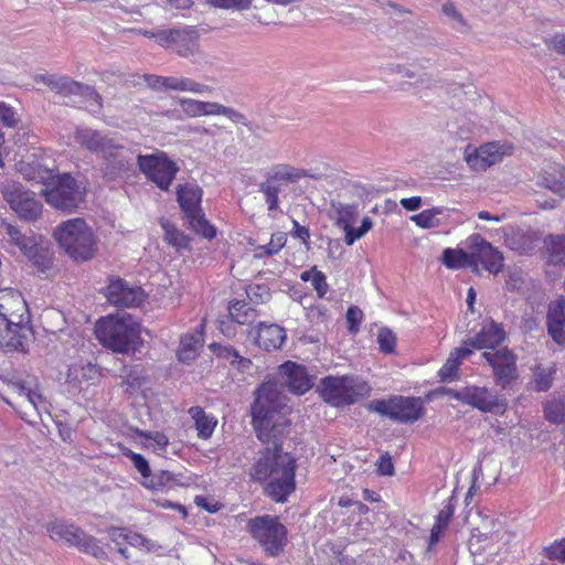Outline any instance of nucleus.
<instances>
[{"mask_svg": "<svg viewBox=\"0 0 565 565\" xmlns=\"http://www.w3.org/2000/svg\"><path fill=\"white\" fill-rule=\"evenodd\" d=\"M200 342V338L193 333L182 335L177 351L179 361L183 363L194 361L198 356Z\"/></svg>", "mask_w": 565, "mask_h": 565, "instance_id": "obj_37", "label": "nucleus"}, {"mask_svg": "<svg viewBox=\"0 0 565 565\" xmlns=\"http://www.w3.org/2000/svg\"><path fill=\"white\" fill-rule=\"evenodd\" d=\"M129 529L127 527H110L108 529V535L110 540L118 545V552L126 556V548L121 545L126 543Z\"/></svg>", "mask_w": 565, "mask_h": 565, "instance_id": "obj_58", "label": "nucleus"}, {"mask_svg": "<svg viewBox=\"0 0 565 565\" xmlns=\"http://www.w3.org/2000/svg\"><path fill=\"white\" fill-rule=\"evenodd\" d=\"M547 329L550 335L556 343H565V319L547 320Z\"/></svg>", "mask_w": 565, "mask_h": 565, "instance_id": "obj_57", "label": "nucleus"}, {"mask_svg": "<svg viewBox=\"0 0 565 565\" xmlns=\"http://www.w3.org/2000/svg\"><path fill=\"white\" fill-rule=\"evenodd\" d=\"M555 372V367H551L548 370L541 367L535 369L533 374V382L536 391H548L552 387Z\"/></svg>", "mask_w": 565, "mask_h": 565, "instance_id": "obj_47", "label": "nucleus"}, {"mask_svg": "<svg viewBox=\"0 0 565 565\" xmlns=\"http://www.w3.org/2000/svg\"><path fill=\"white\" fill-rule=\"evenodd\" d=\"M206 3L213 8L218 9H235V10H248L250 8V0H206Z\"/></svg>", "mask_w": 565, "mask_h": 565, "instance_id": "obj_52", "label": "nucleus"}, {"mask_svg": "<svg viewBox=\"0 0 565 565\" xmlns=\"http://www.w3.org/2000/svg\"><path fill=\"white\" fill-rule=\"evenodd\" d=\"M177 200L185 217L202 210V190L196 184H179L177 188Z\"/></svg>", "mask_w": 565, "mask_h": 565, "instance_id": "obj_26", "label": "nucleus"}, {"mask_svg": "<svg viewBox=\"0 0 565 565\" xmlns=\"http://www.w3.org/2000/svg\"><path fill=\"white\" fill-rule=\"evenodd\" d=\"M454 515V507L448 504L444 507L435 518V524L440 525L441 527L447 529L449 522Z\"/></svg>", "mask_w": 565, "mask_h": 565, "instance_id": "obj_63", "label": "nucleus"}, {"mask_svg": "<svg viewBox=\"0 0 565 565\" xmlns=\"http://www.w3.org/2000/svg\"><path fill=\"white\" fill-rule=\"evenodd\" d=\"M161 41L162 47L171 49L181 57L190 58L200 53V32L195 25L167 29Z\"/></svg>", "mask_w": 565, "mask_h": 565, "instance_id": "obj_14", "label": "nucleus"}, {"mask_svg": "<svg viewBox=\"0 0 565 565\" xmlns=\"http://www.w3.org/2000/svg\"><path fill=\"white\" fill-rule=\"evenodd\" d=\"M565 319V298L561 296L548 306L547 320Z\"/></svg>", "mask_w": 565, "mask_h": 565, "instance_id": "obj_60", "label": "nucleus"}, {"mask_svg": "<svg viewBox=\"0 0 565 565\" xmlns=\"http://www.w3.org/2000/svg\"><path fill=\"white\" fill-rule=\"evenodd\" d=\"M466 161L475 171H484L494 164V143L488 142L477 149L468 146L465 150Z\"/></svg>", "mask_w": 565, "mask_h": 565, "instance_id": "obj_27", "label": "nucleus"}, {"mask_svg": "<svg viewBox=\"0 0 565 565\" xmlns=\"http://www.w3.org/2000/svg\"><path fill=\"white\" fill-rule=\"evenodd\" d=\"M440 207L427 209L415 214L411 220L422 228H431L438 225L437 215L441 214Z\"/></svg>", "mask_w": 565, "mask_h": 565, "instance_id": "obj_44", "label": "nucleus"}, {"mask_svg": "<svg viewBox=\"0 0 565 565\" xmlns=\"http://www.w3.org/2000/svg\"><path fill=\"white\" fill-rule=\"evenodd\" d=\"M104 295L116 307H137L142 303L145 296L140 287H129L118 277L109 279Z\"/></svg>", "mask_w": 565, "mask_h": 565, "instance_id": "obj_18", "label": "nucleus"}, {"mask_svg": "<svg viewBox=\"0 0 565 565\" xmlns=\"http://www.w3.org/2000/svg\"><path fill=\"white\" fill-rule=\"evenodd\" d=\"M302 281H311L313 289L319 298H323L329 290L326 275L318 270L316 267H311L300 274Z\"/></svg>", "mask_w": 565, "mask_h": 565, "instance_id": "obj_43", "label": "nucleus"}, {"mask_svg": "<svg viewBox=\"0 0 565 565\" xmlns=\"http://www.w3.org/2000/svg\"><path fill=\"white\" fill-rule=\"evenodd\" d=\"M447 394L463 404L473 406L482 412H491L494 401L487 388L483 387H465L460 391L448 390Z\"/></svg>", "mask_w": 565, "mask_h": 565, "instance_id": "obj_22", "label": "nucleus"}, {"mask_svg": "<svg viewBox=\"0 0 565 565\" xmlns=\"http://www.w3.org/2000/svg\"><path fill=\"white\" fill-rule=\"evenodd\" d=\"M121 454L131 460L134 467L145 480L151 476L149 462L142 455L137 454L127 447L121 448Z\"/></svg>", "mask_w": 565, "mask_h": 565, "instance_id": "obj_48", "label": "nucleus"}, {"mask_svg": "<svg viewBox=\"0 0 565 565\" xmlns=\"http://www.w3.org/2000/svg\"><path fill=\"white\" fill-rule=\"evenodd\" d=\"M472 353L468 347L456 348L440 367L438 375L441 381H452L458 377L459 366Z\"/></svg>", "mask_w": 565, "mask_h": 565, "instance_id": "obj_30", "label": "nucleus"}, {"mask_svg": "<svg viewBox=\"0 0 565 565\" xmlns=\"http://www.w3.org/2000/svg\"><path fill=\"white\" fill-rule=\"evenodd\" d=\"M183 111L190 117L210 115H223L232 122L247 125L246 116L231 107L214 102H202L192 98H183L180 102Z\"/></svg>", "mask_w": 565, "mask_h": 565, "instance_id": "obj_17", "label": "nucleus"}, {"mask_svg": "<svg viewBox=\"0 0 565 565\" xmlns=\"http://www.w3.org/2000/svg\"><path fill=\"white\" fill-rule=\"evenodd\" d=\"M209 349L217 359L226 360L232 365H237L242 370L249 369L252 365V361L248 358L242 356L233 345L213 342L209 345Z\"/></svg>", "mask_w": 565, "mask_h": 565, "instance_id": "obj_32", "label": "nucleus"}, {"mask_svg": "<svg viewBox=\"0 0 565 565\" xmlns=\"http://www.w3.org/2000/svg\"><path fill=\"white\" fill-rule=\"evenodd\" d=\"M74 139L81 147L100 154L114 169L118 171L130 169L131 163L126 156L127 149L122 145L114 143L111 139L102 136L97 130L78 128Z\"/></svg>", "mask_w": 565, "mask_h": 565, "instance_id": "obj_7", "label": "nucleus"}, {"mask_svg": "<svg viewBox=\"0 0 565 565\" xmlns=\"http://www.w3.org/2000/svg\"><path fill=\"white\" fill-rule=\"evenodd\" d=\"M260 190H262V192L265 195V201H266V203L268 205V210L269 211H274V210L278 209V204H279V198H278L279 188L277 185L266 181V183H263L260 185Z\"/></svg>", "mask_w": 565, "mask_h": 565, "instance_id": "obj_53", "label": "nucleus"}, {"mask_svg": "<svg viewBox=\"0 0 565 565\" xmlns=\"http://www.w3.org/2000/svg\"><path fill=\"white\" fill-rule=\"evenodd\" d=\"M34 82L42 83L50 87L53 92L62 96H81L92 106L100 109L103 107V98L95 88L76 82L67 76H56L54 74H38Z\"/></svg>", "mask_w": 565, "mask_h": 565, "instance_id": "obj_12", "label": "nucleus"}, {"mask_svg": "<svg viewBox=\"0 0 565 565\" xmlns=\"http://www.w3.org/2000/svg\"><path fill=\"white\" fill-rule=\"evenodd\" d=\"M100 377L99 369L92 364H73L70 366L67 372V381L68 382H77L78 384L83 382L94 383Z\"/></svg>", "mask_w": 565, "mask_h": 565, "instance_id": "obj_35", "label": "nucleus"}, {"mask_svg": "<svg viewBox=\"0 0 565 565\" xmlns=\"http://www.w3.org/2000/svg\"><path fill=\"white\" fill-rule=\"evenodd\" d=\"M137 164L146 178L160 190L168 191L179 172L178 164L164 151L138 154Z\"/></svg>", "mask_w": 565, "mask_h": 565, "instance_id": "obj_9", "label": "nucleus"}, {"mask_svg": "<svg viewBox=\"0 0 565 565\" xmlns=\"http://www.w3.org/2000/svg\"><path fill=\"white\" fill-rule=\"evenodd\" d=\"M367 408L381 416L403 424L415 423L425 414L424 401L420 397L403 395L374 399L369 404Z\"/></svg>", "mask_w": 565, "mask_h": 565, "instance_id": "obj_8", "label": "nucleus"}, {"mask_svg": "<svg viewBox=\"0 0 565 565\" xmlns=\"http://www.w3.org/2000/svg\"><path fill=\"white\" fill-rule=\"evenodd\" d=\"M548 262L565 266V234H550L544 238Z\"/></svg>", "mask_w": 565, "mask_h": 565, "instance_id": "obj_34", "label": "nucleus"}, {"mask_svg": "<svg viewBox=\"0 0 565 565\" xmlns=\"http://www.w3.org/2000/svg\"><path fill=\"white\" fill-rule=\"evenodd\" d=\"M191 416L198 437L202 440H209L217 426V418L207 414L201 406H192L188 411Z\"/></svg>", "mask_w": 565, "mask_h": 565, "instance_id": "obj_28", "label": "nucleus"}, {"mask_svg": "<svg viewBox=\"0 0 565 565\" xmlns=\"http://www.w3.org/2000/svg\"><path fill=\"white\" fill-rule=\"evenodd\" d=\"M191 228L200 236L211 241L216 236V228L212 225L204 216V213L199 211L188 217H185Z\"/></svg>", "mask_w": 565, "mask_h": 565, "instance_id": "obj_41", "label": "nucleus"}, {"mask_svg": "<svg viewBox=\"0 0 565 565\" xmlns=\"http://www.w3.org/2000/svg\"><path fill=\"white\" fill-rule=\"evenodd\" d=\"M18 121L19 119L17 118L12 107L0 102V122L8 128H14L18 125Z\"/></svg>", "mask_w": 565, "mask_h": 565, "instance_id": "obj_59", "label": "nucleus"}, {"mask_svg": "<svg viewBox=\"0 0 565 565\" xmlns=\"http://www.w3.org/2000/svg\"><path fill=\"white\" fill-rule=\"evenodd\" d=\"M0 318L4 323L30 322V312L22 294L13 288L0 289Z\"/></svg>", "mask_w": 565, "mask_h": 565, "instance_id": "obj_15", "label": "nucleus"}, {"mask_svg": "<svg viewBox=\"0 0 565 565\" xmlns=\"http://www.w3.org/2000/svg\"><path fill=\"white\" fill-rule=\"evenodd\" d=\"M143 81L147 85L154 90H173L175 77L174 76H159L154 74H145Z\"/></svg>", "mask_w": 565, "mask_h": 565, "instance_id": "obj_51", "label": "nucleus"}, {"mask_svg": "<svg viewBox=\"0 0 565 565\" xmlns=\"http://www.w3.org/2000/svg\"><path fill=\"white\" fill-rule=\"evenodd\" d=\"M291 409L274 382H263L255 391L250 406L252 425L265 445L250 468V479L278 503L286 502L296 490V458L282 450L284 437L291 425Z\"/></svg>", "mask_w": 565, "mask_h": 565, "instance_id": "obj_1", "label": "nucleus"}, {"mask_svg": "<svg viewBox=\"0 0 565 565\" xmlns=\"http://www.w3.org/2000/svg\"><path fill=\"white\" fill-rule=\"evenodd\" d=\"M441 263L444 266L448 269L458 270L462 268H470L471 265L468 258V255L466 253L465 247H457V248H445L443 250Z\"/></svg>", "mask_w": 565, "mask_h": 565, "instance_id": "obj_36", "label": "nucleus"}, {"mask_svg": "<svg viewBox=\"0 0 565 565\" xmlns=\"http://www.w3.org/2000/svg\"><path fill=\"white\" fill-rule=\"evenodd\" d=\"M372 227H373V221L369 216H365L362 220L359 228H353L351 225L349 228L343 230L345 233V235H344L345 244L348 246L353 245L358 239L363 237Z\"/></svg>", "mask_w": 565, "mask_h": 565, "instance_id": "obj_50", "label": "nucleus"}, {"mask_svg": "<svg viewBox=\"0 0 565 565\" xmlns=\"http://www.w3.org/2000/svg\"><path fill=\"white\" fill-rule=\"evenodd\" d=\"M286 340V331L276 323L260 322L257 327L255 344L265 351H275L281 348Z\"/></svg>", "mask_w": 565, "mask_h": 565, "instance_id": "obj_24", "label": "nucleus"}, {"mask_svg": "<svg viewBox=\"0 0 565 565\" xmlns=\"http://www.w3.org/2000/svg\"><path fill=\"white\" fill-rule=\"evenodd\" d=\"M50 537L54 541H64L68 545L77 547L81 552L96 558H105L106 552L99 545V541L87 535L82 529L63 521L51 522L46 525Z\"/></svg>", "mask_w": 565, "mask_h": 565, "instance_id": "obj_10", "label": "nucleus"}, {"mask_svg": "<svg viewBox=\"0 0 565 565\" xmlns=\"http://www.w3.org/2000/svg\"><path fill=\"white\" fill-rule=\"evenodd\" d=\"M246 531L266 557H278L289 543L288 530L276 515H257L246 523Z\"/></svg>", "mask_w": 565, "mask_h": 565, "instance_id": "obj_5", "label": "nucleus"}, {"mask_svg": "<svg viewBox=\"0 0 565 565\" xmlns=\"http://www.w3.org/2000/svg\"><path fill=\"white\" fill-rule=\"evenodd\" d=\"M468 343L476 350H494V321L487 322ZM482 355L489 365L494 369V352L484 351Z\"/></svg>", "mask_w": 565, "mask_h": 565, "instance_id": "obj_29", "label": "nucleus"}, {"mask_svg": "<svg viewBox=\"0 0 565 565\" xmlns=\"http://www.w3.org/2000/svg\"><path fill=\"white\" fill-rule=\"evenodd\" d=\"M377 472L382 476H392L394 473V465L390 455H382L376 463Z\"/></svg>", "mask_w": 565, "mask_h": 565, "instance_id": "obj_62", "label": "nucleus"}, {"mask_svg": "<svg viewBox=\"0 0 565 565\" xmlns=\"http://www.w3.org/2000/svg\"><path fill=\"white\" fill-rule=\"evenodd\" d=\"M10 242L42 273L51 268L53 254L49 247L43 246L40 237L26 236L18 227L6 224Z\"/></svg>", "mask_w": 565, "mask_h": 565, "instance_id": "obj_11", "label": "nucleus"}, {"mask_svg": "<svg viewBox=\"0 0 565 565\" xmlns=\"http://www.w3.org/2000/svg\"><path fill=\"white\" fill-rule=\"evenodd\" d=\"M518 380L516 355L507 348L497 349V386L513 390Z\"/></svg>", "mask_w": 565, "mask_h": 565, "instance_id": "obj_20", "label": "nucleus"}, {"mask_svg": "<svg viewBox=\"0 0 565 565\" xmlns=\"http://www.w3.org/2000/svg\"><path fill=\"white\" fill-rule=\"evenodd\" d=\"M279 375L285 379L289 391L302 395L313 386V380L306 366L287 361L279 366Z\"/></svg>", "mask_w": 565, "mask_h": 565, "instance_id": "obj_19", "label": "nucleus"}, {"mask_svg": "<svg viewBox=\"0 0 565 565\" xmlns=\"http://www.w3.org/2000/svg\"><path fill=\"white\" fill-rule=\"evenodd\" d=\"M318 390L322 399L333 407L353 405L371 393L369 383L354 375L326 376L320 381Z\"/></svg>", "mask_w": 565, "mask_h": 565, "instance_id": "obj_6", "label": "nucleus"}, {"mask_svg": "<svg viewBox=\"0 0 565 565\" xmlns=\"http://www.w3.org/2000/svg\"><path fill=\"white\" fill-rule=\"evenodd\" d=\"M544 417L547 422L559 425L565 423V396L547 399L543 404Z\"/></svg>", "mask_w": 565, "mask_h": 565, "instance_id": "obj_39", "label": "nucleus"}, {"mask_svg": "<svg viewBox=\"0 0 565 565\" xmlns=\"http://www.w3.org/2000/svg\"><path fill=\"white\" fill-rule=\"evenodd\" d=\"M504 244L519 254H527L532 252L540 237L536 232L524 231L514 227H502Z\"/></svg>", "mask_w": 565, "mask_h": 565, "instance_id": "obj_23", "label": "nucleus"}, {"mask_svg": "<svg viewBox=\"0 0 565 565\" xmlns=\"http://www.w3.org/2000/svg\"><path fill=\"white\" fill-rule=\"evenodd\" d=\"M287 243V234L284 232L274 233L268 244L258 246L259 256H273L277 254Z\"/></svg>", "mask_w": 565, "mask_h": 565, "instance_id": "obj_45", "label": "nucleus"}, {"mask_svg": "<svg viewBox=\"0 0 565 565\" xmlns=\"http://www.w3.org/2000/svg\"><path fill=\"white\" fill-rule=\"evenodd\" d=\"M20 171L28 180L38 181L45 202L56 210L73 211L83 200V193L76 180L68 173L57 174L54 169L43 167L38 162L20 166Z\"/></svg>", "mask_w": 565, "mask_h": 565, "instance_id": "obj_2", "label": "nucleus"}, {"mask_svg": "<svg viewBox=\"0 0 565 565\" xmlns=\"http://www.w3.org/2000/svg\"><path fill=\"white\" fill-rule=\"evenodd\" d=\"M173 90L189 92L194 94L212 93L213 88L209 85L198 83L186 77H175Z\"/></svg>", "mask_w": 565, "mask_h": 565, "instance_id": "obj_46", "label": "nucleus"}, {"mask_svg": "<svg viewBox=\"0 0 565 565\" xmlns=\"http://www.w3.org/2000/svg\"><path fill=\"white\" fill-rule=\"evenodd\" d=\"M4 324L6 328L0 335V343L10 351L25 352L28 348V337L31 332L30 322Z\"/></svg>", "mask_w": 565, "mask_h": 565, "instance_id": "obj_25", "label": "nucleus"}, {"mask_svg": "<svg viewBox=\"0 0 565 565\" xmlns=\"http://www.w3.org/2000/svg\"><path fill=\"white\" fill-rule=\"evenodd\" d=\"M163 230H164V241L168 244L177 247L178 249L188 247V245H189L188 237L182 232H180L175 226H173L169 223H164Z\"/></svg>", "mask_w": 565, "mask_h": 565, "instance_id": "obj_49", "label": "nucleus"}, {"mask_svg": "<svg viewBox=\"0 0 565 565\" xmlns=\"http://www.w3.org/2000/svg\"><path fill=\"white\" fill-rule=\"evenodd\" d=\"M536 184L565 199V167L550 162L536 174Z\"/></svg>", "mask_w": 565, "mask_h": 565, "instance_id": "obj_21", "label": "nucleus"}, {"mask_svg": "<svg viewBox=\"0 0 565 565\" xmlns=\"http://www.w3.org/2000/svg\"><path fill=\"white\" fill-rule=\"evenodd\" d=\"M142 486L153 491H164L175 487L177 479L170 471L161 470L146 479Z\"/></svg>", "mask_w": 565, "mask_h": 565, "instance_id": "obj_40", "label": "nucleus"}, {"mask_svg": "<svg viewBox=\"0 0 565 565\" xmlns=\"http://www.w3.org/2000/svg\"><path fill=\"white\" fill-rule=\"evenodd\" d=\"M462 245L468 255L471 270L479 273L480 269L493 271L494 267V248L491 243L487 242L480 234H471Z\"/></svg>", "mask_w": 565, "mask_h": 565, "instance_id": "obj_16", "label": "nucleus"}, {"mask_svg": "<svg viewBox=\"0 0 565 565\" xmlns=\"http://www.w3.org/2000/svg\"><path fill=\"white\" fill-rule=\"evenodd\" d=\"M307 177H309V173L303 169L295 168L289 164H278L268 173L267 181L273 184L276 182L295 183Z\"/></svg>", "mask_w": 565, "mask_h": 565, "instance_id": "obj_33", "label": "nucleus"}, {"mask_svg": "<svg viewBox=\"0 0 565 565\" xmlns=\"http://www.w3.org/2000/svg\"><path fill=\"white\" fill-rule=\"evenodd\" d=\"M94 331L99 343L115 353H135L142 344L140 322L126 312L100 317Z\"/></svg>", "mask_w": 565, "mask_h": 565, "instance_id": "obj_3", "label": "nucleus"}, {"mask_svg": "<svg viewBox=\"0 0 565 565\" xmlns=\"http://www.w3.org/2000/svg\"><path fill=\"white\" fill-rule=\"evenodd\" d=\"M545 556L553 561L565 562V539L556 540L545 547Z\"/></svg>", "mask_w": 565, "mask_h": 565, "instance_id": "obj_56", "label": "nucleus"}, {"mask_svg": "<svg viewBox=\"0 0 565 565\" xmlns=\"http://www.w3.org/2000/svg\"><path fill=\"white\" fill-rule=\"evenodd\" d=\"M443 12H444L447 17H449V18H451V19L456 20L459 24H461V25H463V26L466 25V21H465V19H463V17H462V14H461L457 9H456V7L454 6V3H452V2H446V3L443 6Z\"/></svg>", "mask_w": 565, "mask_h": 565, "instance_id": "obj_64", "label": "nucleus"}, {"mask_svg": "<svg viewBox=\"0 0 565 565\" xmlns=\"http://www.w3.org/2000/svg\"><path fill=\"white\" fill-rule=\"evenodd\" d=\"M545 44L550 50L565 55V33H556L552 38L545 40Z\"/></svg>", "mask_w": 565, "mask_h": 565, "instance_id": "obj_61", "label": "nucleus"}, {"mask_svg": "<svg viewBox=\"0 0 565 565\" xmlns=\"http://www.w3.org/2000/svg\"><path fill=\"white\" fill-rule=\"evenodd\" d=\"M363 317V312L359 307L351 306L348 308L345 319L350 333H356L360 330Z\"/></svg>", "mask_w": 565, "mask_h": 565, "instance_id": "obj_54", "label": "nucleus"}, {"mask_svg": "<svg viewBox=\"0 0 565 565\" xmlns=\"http://www.w3.org/2000/svg\"><path fill=\"white\" fill-rule=\"evenodd\" d=\"M53 236L60 247L74 262H87L97 253V238L84 218L76 217L62 222Z\"/></svg>", "mask_w": 565, "mask_h": 565, "instance_id": "obj_4", "label": "nucleus"}, {"mask_svg": "<svg viewBox=\"0 0 565 565\" xmlns=\"http://www.w3.org/2000/svg\"><path fill=\"white\" fill-rule=\"evenodd\" d=\"M227 311L231 320L242 326L252 324L259 316L247 301L237 299L228 302Z\"/></svg>", "mask_w": 565, "mask_h": 565, "instance_id": "obj_31", "label": "nucleus"}, {"mask_svg": "<svg viewBox=\"0 0 565 565\" xmlns=\"http://www.w3.org/2000/svg\"><path fill=\"white\" fill-rule=\"evenodd\" d=\"M377 342L382 352L392 353L396 347V337L391 330L382 329L379 332Z\"/></svg>", "mask_w": 565, "mask_h": 565, "instance_id": "obj_55", "label": "nucleus"}, {"mask_svg": "<svg viewBox=\"0 0 565 565\" xmlns=\"http://www.w3.org/2000/svg\"><path fill=\"white\" fill-rule=\"evenodd\" d=\"M1 193L20 218L35 221L41 216L42 203L35 198L34 192L24 190L20 183L10 182L4 184Z\"/></svg>", "mask_w": 565, "mask_h": 565, "instance_id": "obj_13", "label": "nucleus"}, {"mask_svg": "<svg viewBox=\"0 0 565 565\" xmlns=\"http://www.w3.org/2000/svg\"><path fill=\"white\" fill-rule=\"evenodd\" d=\"M136 434L145 439V443H142L145 448H152L154 451H166L169 446V438L164 433L137 429Z\"/></svg>", "mask_w": 565, "mask_h": 565, "instance_id": "obj_42", "label": "nucleus"}, {"mask_svg": "<svg viewBox=\"0 0 565 565\" xmlns=\"http://www.w3.org/2000/svg\"><path fill=\"white\" fill-rule=\"evenodd\" d=\"M356 215L358 210L355 205L339 203L332 205V214L330 217L338 227L347 230L355 222Z\"/></svg>", "mask_w": 565, "mask_h": 565, "instance_id": "obj_38", "label": "nucleus"}]
</instances>
